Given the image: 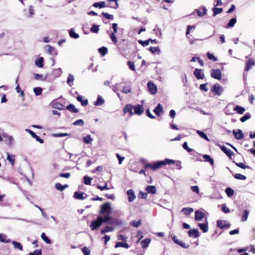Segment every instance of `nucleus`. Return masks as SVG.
<instances>
[{
  "label": "nucleus",
  "mask_w": 255,
  "mask_h": 255,
  "mask_svg": "<svg viewBox=\"0 0 255 255\" xmlns=\"http://www.w3.org/2000/svg\"><path fill=\"white\" fill-rule=\"evenodd\" d=\"M193 212V209L192 208H183L181 212H182L185 215H189Z\"/></svg>",
  "instance_id": "nucleus-25"
},
{
  "label": "nucleus",
  "mask_w": 255,
  "mask_h": 255,
  "mask_svg": "<svg viewBox=\"0 0 255 255\" xmlns=\"http://www.w3.org/2000/svg\"><path fill=\"white\" fill-rule=\"evenodd\" d=\"M197 133L202 138H204L207 141H209V138L208 137V136L206 135V134L203 131L200 130H197L196 131Z\"/></svg>",
  "instance_id": "nucleus-38"
},
{
  "label": "nucleus",
  "mask_w": 255,
  "mask_h": 255,
  "mask_svg": "<svg viewBox=\"0 0 255 255\" xmlns=\"http://www.w3.org/2000/svg\"><path fill=\"white\" fill-rule=\"evenodd\" d=\"M149 50L153 54L156 52H157L158 53L160 52V50L158 47H150Z\"/></svg>",
  "instance_id": "nucleus-60"
},
{
  "label": "nucleus",
  "mask_w": 255,
  "mask_h": 255,
  "mask_svg": "<svg viewBox=\"0 0 255 255\" xmlns=\"http://www.w3.org/2000/svg\"><path fill=\"white\" fill-rule=\"evenodd\" d=\"M151 240L149 238H146L141 242V245L143 249L146 248L149 245Z\"/></svg>",
  "instance_id": "nucleus-22"
},
{
  "label": "nucleus",
  "mask_w": 255,
  "mask_h": 255,
  "mask_svg": "<svg viewBox=\"0 0 255 255\" xmlns=\"http://www.w3.org/2000/svg\"><path fill=\"white\" fill-rule=\"evenodd\" d=\"M112 209L111 206V204L109 202L103 204L101 206V210L100 213L101 214H107L109 215L111 213Z\"/></svg>",
  "instance_id": "nucleus-4"
},
{
  "label": "nucleus",
  "mask_w": 255,
  "mask_h": 255,
  "mask_svg": "<svg viewBox=\"0 0 255 255\" xmlns=\"http://www.w3.org/2000/svg\"><path fill=\"white\" fill-rule=\"evenodd\" d=\"M12 244L13 245L14 248L15 249H18L20 251H22V245H21V244L20 243L17 242L16 241H13L12 242Z\"/></svg>",
  "instance_id": "nucleus-45"
},
{
  "label": "nucleus",
  "mask_w": 255,
  "mask_h": 255,
  "mask_svg": "<svg viewBox=\"0 0 255 255\" xmlns=\"http://www.w3.org/2000/svg\"><path fill=\"white\" fill-rule=\"evenodd\" d=\"M67 109L73 113H77L78 112V110L75 108V106L73 104H70L69 105L67 106Z\"/></svg>",
  "instance_id": "nucleus-36"
},
{
  "label": "nucleus",
  "mask_w": 255,
  "mask_h": 255,
  "mask_svg": "<svg viewBox=\"0 0 255 255\" xmlns=\"http://www.w3.org/2000/svg\"><path fill=\"white\" fill-rule=\"evenodd\" d=\"M146 191L152 194H154L156 192V188L154 186L148 185L146 187Z\"/></svg>",
  "instance_id": "nucleus-23"
},
{
  "label": "nucleus",
  "mask_w": 255,
  "mask_h": 255,
  "mask_svg": "<svg viewBox=\"0 0 255 255\" xmlns=\"http://www.w3.org/2000/svg\"><path fill=\"white\" fill-rule=\"evenodd\" d=\"M35 65L39 68H42L44 66V59L43 57L36 58L35 61Z\"/></svg>",
  "instance_id": "nucleus-18"
},
{
  "label": "nucleus",
  "mask_w": 255,
  "mask_h": 255,
  "mask_svg": "<svg viewBox=\"0 0 255 255\" xmlns=\"http://www.w3.org/2000/svg\"><path fill=\"white\" fill-rule=\"evenodd\" d=\"M195 10L197 11L198 16L200 17L204 16L207 13V9L205 7H202Z\"/></svg>",
  "instance_id": "nucleus-20"
},
{
  "label": "nucleus",
  "mask_w": 255,
  "mask_h": 255,
  "mask_svg": "<svg viewBox=\"0 0 255 255\" xmlns=\"http://www.w3.org/2000/svg\"><path fill=\"white\" fill-rule=\"evenodd\" d=\"M198 226H199L201 230L203 231V232L206 233L208 231V227L207 223H199L198 224Z\"/></svg>",
  "instance_id": "nucleus-27"
},
{
  "label": "nucleus",
  "mask_w": 255,
  "mask_h": 255,
  "mask_svg": "<svg viewBox=\"0 0 255 255\" xmlns=\"http://www.w3.org/2000/svg\"><path fill=\"white\" fill-rule=\"evenodd\" d=\"M134 113L137 115H141L144 111L142 105H136L133 107Z\"/></svg>",
  "instance_id": "nucleus-9"
},
{
  "label": "nucleus",
  "mask_w": 255,
  "mask_h": 255,
  "mask_svg": "<svg viewBox=\"0 0 255 255\" xmlns=\"http://www.w3.org/2000/svg\"><path fill=\"white\" fill-rule=\"evenodd\" d=\"M102 14L103 16L105 17L107 19H114V16L112 14H109L108 13L106 12H102Z\"/></svg>",
  "instance_id": "nucleus-57"
},
{
  "label": "nucleus",
  "mask_w": 255,
  "mask_h": 255,
  "mask_svg": "<svg viewBox=\"0 0 255 255\" xmlns=\"http://www.w3.org/2000/svg\"><path fill=\"white\" fill-rule=\"evenodd\" d=\"M95 7L103 8L106 6V3L105 1H100L95 2L93 5Z\"/></svg>",
  "instance_id": "nucleus-37"
},
{
  "label": "nucleus",
  "mask_w": 255,
  "mask_h": 255,
  "mask_svg": "<svg viewBox=\"0 0 255 255\" xmlns=\"http://www.w3.org/2000/svg\"><path fill=\"white\" fill-rule=\"evenodd\" d=\"M147 86L151 94L154 95L157 93V87L153 82H148L147 83Z\"/></svg>",
  "instance_id": "nucleus-6"
},
{
  "label": "nucleus",
  "mask_w": 255,
  "mask_h": 255,
  "mask_svg": "<svg viewBox=\"0 0 255 255\" xmlns=\"http://www.w3.org/2000/svg\"><path fill=\"white\" fill-rule=\"evenodd\" d=\"M211 76L214 79L220 80L222 78L221 72L219 69H213L211 71Z\"/></svg>",
  "instance_id": "nucleus-5"
},
{
  "label": "nucleus",
  "mask_w": 255,
  "mask_h": 255,
  "mask_svg": "<svg viewBox=\"0 0 255 255\" xmlns=\"http://www.w3.org/2000/svg\"><path fill=\"white\" fill-rule=\"evenodd\" d=\"M204 217V214L199 211H196L195 212V219L197 221H201Z\"/></svg>",
  "instance_id": "nucleus-17"
},
{
  "label": "nucleus",
  "mask_w": 255,
  "mask_h": 255,
  "mask_svg": "<svg viewBox=\"0 0 255 255\" xmlns=\"http://www.w3.org/2000/svg\"><path fill=\"white\" fill-rule=\"evenodd\" d=\"M222 150L226 154V155L230 158H231V157L233 155V152H232V151L228 148L227 147H226V146H222L221 147Z\"/></svg>",
  "instance_id": "nucleus-19"
},
{
  "label": "nucleus",
  "mask_w": 255,
  "mask_h": 255,
  "mask_svg": "<svg viewBox=\"0 0 255 255\" xmlns=\"http://www.w3.org/2000/svg\"><path fill=\"white\" fill-rule=\"evenodd\" d=\"M119 247H124L126 248H128V244L125 243L118 242L115 245V248H117Z\"/></svg>",
  "instance_id": "nucleus-54"
},
{
  "label": "nucleus",
  "mask_w": 255,
  "mask_h": 255,
  "mask_svg": "<svg viewBox=\"0 0 255 255\" xmlns=\"http://www.w3.org/2000/svg\"><path fill=\"white\" fill-rule=\"evenodd\" d=\"M217 226L223 229L225 227H229L230 224L228 223L226 221L218 220L217 222Z\"/></svg>",
  "instance_id": "nucleus-14"
},
{
  "label": "nucleus",
  "mask_w": 255,
  "mask_h": 255,
  "mask_svg": "<svg viewBox=\"0 0 255 255\" xmlns=\"http://www.w3.org/2000/svg\"><path fill=\"white\" fill-rule=\"evenodd\" d=\"M92 179V178L89 177L87 176H85L84 177V183L86 185H90Z\"/></svg>",
  "instance_id": "nucleus-50"
},
{
  "label": "nucleus",
  "mask_w": 255,
  "mask_h": 255,
  "mask_svg": "<svg viewBox=\"0 0 255 255\" xmlns=\"http://www.w3.org/2000/svg\"><path fill=\"white\" fill-rule=\"evenodd\" d=\"M118 47L121 54L126 57V54L125 52L128 47V42L125 39H122L118 44Z\"/></svg>",
  "instance_id": "nucleus-2"
},
{
  "label": "nucleus",
  "mask_w": 255,
  "mask_h": 255,
  "mask_svg": "<svg viewBox=\"0 0 255 255\" xmlns=\"http://www.w3.org/2000/svg\"><path fill=\"white\" fill-rule=\"evenodd\" d=\"M41 238L47 244H51L50 240L46 237V236L44 233H42V234L41 235Z\"/></svg>",
  "instance_id": "nucleus-48"
},
{
  "label": "nucleus",
  "mask_w": 255,
  "mask_h": 255,
  "mask_svg": "<svg viewBox=\"0 0 255 255\" xmlns=\"http://www.w3.org/2000/svg\"><path fill=\"white\" fill-rule=\"evenodd\" d=\"M70 36L75 39L78 38L79 36L78 34L76 33L73 29H71L69 31Z\"/></svg>",
  "instance_id": "nucleus-53"
},
{
  "label": "nucleus",
  "mask_w": 255,
  "mask_h": 255,
  "mask_svg": "<svg viewBox=\"0 0 255 255\" xmlns=\"http://www.w3.org/2000/svg\"><path fill=\"white\" fill-rule=\"evenodd\" d=\"M234 110L236 111L239 114H242L245 112V109L243 107L236 106L234 108Z\"/></svg>",
  "instance_id": "nucleus-29"
},
{
  "label": "nucleus",
  "mask_w": 255,
  "mask_h": 255,
  "mask_svg": "<svg viewBox=\"0 0 255 255\" xmlns=\"http://www.w3.org/2000/svg\"><path fill=\"white\" fill-rule=\"evenodd\" d=\"M255 65V60L254 58H250L247 63L246 66L245 68V71H249L252 67V66Z\"/></svg>",
  "instance_id": "nucleus-10"
},
{
  "label": "nucleus",
  "mask_w": 255,
  "mask_h": 255,
  "mask_svg": "<svg viewBox=\"0 0 255 255\" xmlns=\"http://www.w3.org/2000/svg\"><path fill=\"white\" fill-rule=\"evenodd\" d=\"M213 92H214L215 94L220 96L222 94L223 89L221 87V86L219 84H216L214 85L213 89L212 90Z\"/></svg>",
  "instance_id": "nucleus-8"
},
{
  "label": "nucleus",
  "mask_w": 255,
  "mask_h": 255,
  "mask_svg": "<svg viewBox=\"0 0 255 255\" xmlns=\"http://www.w3.org/2000/svg\"><path fill=\"white\" fill-rule=\"evenodd\" d=\"M236 22H237L236 18H232L230 20L229 22L227 24V25L229 27H233L235 25Z\"/></svg>",
  "instance_id": "nucleus-47"
},
{
  "label": "nucleus",
  "mask_w": 255,
  "mask_h": 255,
  "mask_svg": "<svg viewBox=\"0 0 255 255\" xmlns=\"http://www.w3.org/2000/svg\"><path fill=\"white\" fill-rule=\"evenodd\" d=\"M225 192L228 197H232L234 194V191L230 187H227L225 189Z\"/></svg>",
  "instance_id": "nucleus-39"
},
{
  "label": "nucleus",
  "mask_w": 255,
  "mask_h": 255,
  "mask_svg": "<svg viewBox=\"0 0 255 255\" xmlns=\"http://www.w3.org/2000/svg\"><path fill=\"white\" fill-rule=\"evenodd\" d=\"M147 197V193H144L142 191L139 192V193L138 195V197L139 198L145 199H146Z\"/></svg>",
  "instance_id": "nucleus-63"
},
{
  "label": "nucleus",
  "mask_w": 255,
  "mask_h": 255,
  "mask_svg": "<svg viewBox=\"0 0 255 255\" xmlns=\"http://www.w3.org/2000/svg\"><path fill=\"white\" fill-rule=\"evenodd\" d=\"M194 74L198 79H203L204 78V74L201 69H196L194 70Z\"/></svg>",
  "instance_id": "nucleus-12"
},
{
  "label": "nucleus",
  "mask_w": 255,
  "mask_h": 255,
  "mask_svg": "<svg viewBox=\"0 0 255 255\" xmlns=\"http://www.w3.org/2000/svg\"><path fill=\"white\" fill-rule=\"evenodd\" d=\"M212 10L213 12V16H215L216 15L222 13L223 11V8H222L214 7L212 8Z\"/></svg>",
  "instance_id": "nucleus-41"
},
{
  "label": "nucleus",
  "mask_w": 255,
  "mask_h": 255,
  "mask_svg": "<svg viewBox=\"0 0 255 255\" xmlns=\"http://www.w3.org/2000/svg\"><path fill=\"white\" fill-rule=\"evenodd\" d=\"M142 220L141 219H139L138 220H134L131 221L130 224L135 228H138L141 224Z\"/></svg>",
  "instance_id": "nucleus-33"
},
{
  "label": "nucleus",
  "mask_w": 255,
  "mask_h": 255,
  "mask_svg": "<svg viewBox=\"0 0 255 255\" xmlns=\"http://www.w3.org/2000/svg\"><path fill=\"white\" fill-rule=\"evenodd\" d=\"M15 156L13 155H10L9 153H7V160L9 161L11 165H13L15 162Z\"/></svg>",
  "instance_id": "nucleus-32"
},
{
  "label": "nucleus",
  "mask_w": 255,
  "mask_h": 255,
  "mask_svg": "<svg viewBox=\"0 0 255 255\" xmlns=\"http://www.w3.org/2000/svg\"><path fill=\"white\" fill-rule=\"evenodd\" d=\"M104 103V99L102 98V97L99 96L98 97L97 100L94 102V105L95 106H100L102 105Z\"/></svg>",
  "instance_id": "nucleus-40"
},
{
  "label": "nucleus",
  "mask_w": 255,
  "mask_h": 255,
  "mask_svg": "<svg viewBox=\"0 0 255 255\" xmlns=\"http://www.w3.org/2000/svg\"><path fill=\"white\" fill-rule=\"evenodd\" d=\"M103 218V222H108L110 224H114V222L111 220L110 216H109L108 215L105 216L104 217V218Z\"/></svg>",
  "instance_id": "nucleus-55"
},
{
  "label": "nucleus",
  "mask_w": 255,
  "mask_h": 255,
  "mask_svg": "<svg viewBox=\"0 0 255 255\" xmlns=\"http://www.w3.org/2000/svg\"><path fill=\"white\" fill-rule=\"evenodd\" d=\"M249 214V211L247 210H245L244 211V214L242 216L241 220L243 222L246 221L248 219V216Z\"/></svg>",
  "instance_id": "nucleus-43"
},
{
  "label": "nucleus",
  "mask_w": 255,
  "mask_h": 255,
  "mask_svg": "<svg viewBox=\"0 0 255 255\" xmlns=\"http://www.w3.org/2000/svg\"><path fill=\"white\" fill-rule=\"evenodd\" d=\"M103 222V218L101 216H99L97 220H94L92 222L90 227L92 230H95L98 229L101 225Z\"/></svg>",
  "instance_id": "nucleus-3"
},
{
  "label": "nucleus",
  "mask_w": 255,
  "mask_h": 255,
  "mask_svg": "<svg viewBox=\"0 0 255 255\" xmlns=\"http://www.w3.org/2000/svg\"><path fill=\"white\" fill-rule=\"evenodd\" d=\"M83 96H78L77 98V99L78 101L81 103V105L83 106H86L88 104V100H83Z\"/></svg>",
  "instance_id": "nucleus-35"
},
{
  "label": "nucleus",
  "mask_w": 255,
  "mask_h": 255,
  "mask_svg": "<svg viewBox=\"0 0 255 255\" xmlns=\"http://www.w3.org/2000/svg\"><path fill=\"white\" fill-rule=\"evenodd\" d=\"M251 117V115L249 113H246L243 117L240 119V121L244 123L247 120H249Z\"/></svg>",
  "instance_id": "nucleus-52"
},
{
  "label": "nucleus",
  "mask_w": 255,
  "mask_h": 255,
  "mask_svg": "<svg viewBox=\"0 0 255 255\" xmlns=\"http://www.w3.org/2000/svg\"><path fill=\"white\" fill-rule=\"evenodd\" d=\"M207 57L211 60H213V61H217L218 60L217 58L215 57L213 54L208 52L207 54Z\"/></svg>",
  "instance_id": "nucleus-61"
},
{
  "label": "nucleus",
  "mask_w": 255,
  "mask_h": 255,
  "mask_svg": "<svg viewBox=\"0 0 255 255\" xmlns=\"http://www.w3.org/2000/svg\"><path fill=\"white\" fill-rule=\"evenodd\" d=\"M156 116H159L163 113V108L160 104H158L153 110Z\"/></svg>",
  "instance_id": "nucleus-16"
},
{
  "label": "nucleus",
  "mask_w": 255,
  "mask_h": 255,
  "mask_svg": "<svg viewBox=\"0 0 255 255\" xmlns=\"http://www.w3.org/2000/svg\"><path fill=\"white\" fill-rule=\"evenodd\" d=\"M33 91L36 96H39L41 94L42 90L40 87H36L33 89Z\"/></svg>",
  "instance_id": "nucleus-51"
},
{
  "label": "nucleus",
  "mask_w": 255,
  "mask_h": 255,
  "mask_svg": "<svg viewBox=\"0 0 255 255\" xmlns=\"http://www.w3.org/2000/svg\"><path fill=\"white\" fill-rule=\"evenodd\" d=\"M117 1L118 0H108L109 6L115 9L118 8L119 4Z\"/></svg>",
  "instance_id": "nucleus-21"
},
{
  "label": "nucleus",
  "mask_w": 255,
  "mask_h": 255,
  "mask_svg": "<svg viewBox=\"0 0 255 255\" xmlns=\"http://www.w3.org/2000/svg\"><path fill=\"white\" fill-rule=\"evenodd\" d=\"M99 30V26L98 25L93 24L92 25V27L91 28V31L92 32H94L95 33H98Z\"/></svg>",
  "instance_id": "nucleus-49"
},
{
  "label": "nucleus",
  "mask_w": 255,
  "mask_h": 255,
  "mask_svg": "<svg viewBox=\"0 0 255 255\" xmlns=\"http://www.w3.org/2000/svg\"><path fill=\"white\" fill-rule=\"evenodd\" d=\"M83 140L86 143L90 144L93 141V138L91 137L90 135H87V136L84 137Z\"/></svg>",
  "instance_id": "nucleus-44"
},
{
  "label": "nucleus",
  "mask_w": 255,
  "mask_h": 255,
  "mask_svg": "<svg viewBox=\"0 0 255 255\" xmlns=\"http://www.w3.org/2000/svg\"><path fill=\"white\" fill-rule=\"evenodd\" d=\"M74 81V76L72 74H69L68 75V78H67V84L70 87H71L73 85Z\"/></svg>",
  "instance_id": "nucleus-26"
},
{
  "label": "nucleus",
  "mask_w": 255,
  "mask_h": 255,
  "mask_svg": "<svg viewBox=\"0 0 255 255\" xmlns=\"http://www.w3.org/2000/svg\"><path fill=\"white\" fill-rule=\"evenodd\" d=\"M136 196L132 190H128V202H132L135 200Z\"/></svg>",
  "instance_id": "nucleus-24"
},
{
  "label": "nucleus",
  "mask_w": 255,
  "mask_h": 255,
  "mask_svg": "<svg viewBox=\"0 0 255 255\" xmlns=\"http://www.w3.org/2000/svg\"><path fill=\"white\" fill-rule=\"evenodd\" d=\"M112 28L114 30V32H112L110 34V38H111L112 40L115 43L117 42V39L116 36L115 35V33L117 32L118 30V25L117 23H113Z\"/></svg>",
  "instance_id": "nucleus-7"
},
{
  "label": "nucleus",
  "mask_w": 255,
  "mask_h": 255,
  "mask_svg": "<svg viewBox=\"0 0 255 255\" xmlns=\"http://www.w3.org/2000/svg\"><path fill=\"white\" fill-rule=\"evenodd\" d=\"M42 251L41 250H35L33 252L29 253V255H41Z\"/></svg>",
  "instance_id": "nucleus-64"
},
{
  "label": "nucleus",
  "mask_w": 255,
  "mask_h": 255,
  "mask_svg": "<svg viewBox=\"0 0 255 255\" xmlns=\"http://www.w3.org/2000/svg\"><path fill=\"white\" fill-rule=\"evenodd\" d=\"M175 161L173 159L166 158L164 160H159L153 162L152 163H146L144 165L145 168H151L153 170H156L160 168L163 165L167 164H174Z\"/></svg>",
  "instance_id": "nucleus-1"
},
{
  "label": "nucleus",
  "mask_w": 255,
  "mask_h": 255,
  "mask_svg": "<svg viewBox=\"0 0 255 255\" xmlns=\"http://www.w3.org/2000/svg\"><path fill=\"white\" fill-rule=\"evenodd\" d=\"M74 197L77 199L83 200L87 197V195L84 192H75Z\"/></svg>",
  "instance_id": "nucleus-13"
},
{
  "label": "nucleus",
  "mask_w": 255,
  "mask_h": 255,
  "mask_svg": "<svg viewBox=\"0 0 255 255\" xmlns=\"http://www.w3.org/2000/svg\"><path fill=\"white\" fill-rule=\"evenodd\" d=\"M33 76L34 79L36 80L45 81L46 80V77H43V76L42 74L34 73Z\"/></svg>",
  "instance_id": "nucleus-28"
},
{
  "label": "nucleus",
  "mask_w": 255,
  "mask_h": 255,
  "mask_svg": "<svg viewBox=\"0 0 255 255\" xmlns=\"http://www.w3.org/2000/svg\"><path fill=\"white\" fill-rule=\"evenodd\" d=\"M233 134L235 135L236 138L237 139H243L244 137V133L242 130L241 129H234L233 130Z\"/></svg>",
  "instance_id": "nucleus-11"
},
{
  "label": "nucleus",
  "mask_w": 255,
  "mask_h": 255,
  "mask_svg": "<svg viewBox=\"0 0 255 255\" xmlns=\"http://www.w3.org/2000/svg\"><path fill=\"white\" fill-rule=\"evenodd\" d=\"M0 241L2 243H8L10 242V240L7 239L5 234H0Z\"/></svg>",
  "instance_id": "nucleus-30"
},
{
  "label": "nucleus",
  "mask_w": 255,
  "mask_h": 255,
  "mask_svg": "<svg viewBox=\"0 0 255 255\" xmlns=\"http://www.w3.org/2000/svg\"><path fill=\"white\" fill-rule=\"evenodd\" d=\"M82 251L84 255H90L91 254L90 250L86 247H84Z\"/></svg>",
  "instance_id": "nucleus-62"
},
{
  "label": "nucleus",
  "mask_w": 255,
  "mask_h": 255,
  "mask_svg": "<svg viewBox=\"0 0 255 255\" xmlns=\"http://www.w3.org/2000/svg\"><path fill=\"white\" fill-rule=\"evenodd\" d=\"M114 228L112 227L106 226L104 229L101 231L102 234H104L109 232H112L114 231Z\"/></svg>",
  "instance_id": "nucleus-42"
},
{
  "label": "nucleus",
  "mask_w": 255,
  "mask_h": 255,
  "mask_svg": "<svg viewBox=\"0 0 255 255\" xmlns=\"http://www.w3.org/2000/svg\"><path fill=\"white\" fill-rule=\"evenodd\" d=\"M68 187V185L67 184H65L64 185H62L61 184L57 183L55 184V188L57 190L59 191H63L64 190L66 187Z\"/></svg>",
  "instance_id": "nucleus-34"
},
{
  "label": "nucleus",
  "mask_w": 255,
  "mask_h": 255,
  "mask_svg": "<svg viewBox=\"0 0 255 255\" xmlns=\"http://www.w3.org/2000/svg\"><path fill=\"white\" fill-rule=\"evenodd\" d=\"M234 176L236 179H237L245 180L246 179V177L245 175L239 173L236 174Z\"/></svg>",
  "instance_id": "nucleus-56"
},
{
  "label": "nucleus",
  "mask_w": 255,
  "mask_h": 255,
  "mask_svg": "<svg viewBox=\"0 0 255 255\" xmlns=\"http://www.w3.org/2000/svg\"><path fill=\"white\" fill-rule=\"evenodd\" d=\"M149 41H150V40H145V41H142L141 40H139L138 41V42L142 46H143V47H145L147 45H149Z\"/></svg>",
  "instance_id": "nucleus-58"
},
{
  "label": "nucleus",
  "mask_w": 255,
  "mask_h": 255,
  "mask_svg": "<svg viewBox=\"0 0 255 255\" xmlns=\"http://www.w3.org/2000/svg\"><path fill=\"white\" fill-rule=\"evenodd\" d=\"M99 53L103 56H105L108 52V49L105 47H102L98 49Z\"/></svg>",
  "instance_id": "nucleus-46"
},
{
  "label": "nucleus",
  "mask_w": 255,
  "mask_h": 255,
  "mask_svg": "<svg viewBox=\"0 0 255 255\" xmlns=\"http://www.w3.org/2000/svg\"><path fill=\"white\" fill-rule=\"evenodd\" d=\"M222 211L225 213H229L230 212V209L227 207L226 204H222Z\"/></svg>",
  "instance_id": "nucleus-59"
},
{
  "label": "nucleus",
  "mask_w": 255,
  "mask_h": 255,
  "mask_svg": "<svg viewBox=\"0 0 255 255\" xmlns=\"http://www.w3.org/2000/svg\"><path fill=\"white\" fill-rule=\"evenodd\" d=\"M203 158L205 161L209 162L212 165L214 164V160L209 155L204 154Z\"/></svg>",
  "instance_id": "nucleus-31"
},
{
  "label": "nucleus",
  "mask_w": 255,
  "mask_h": 255,
  "mask_svg": "<svg viewBox=\"0 0 255 255\" xmlns=\"http://www.w3.org/2000/svg\"><path fill=\"white\" fill-rule=\"evenodd\" d=\"M188 236L190 237L196 238L199 236V231L198 229L190 230L188 232Z\"/></svg>",
  "instance_id": "nucleus-15"
}]
</instances>
